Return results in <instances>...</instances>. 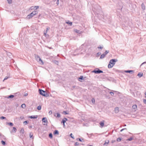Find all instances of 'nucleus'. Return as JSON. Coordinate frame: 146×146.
<instances>
[{
  "label": "nucleus",
  "mask_w": 146,
  "mask_h": 146,
  "mask_svg": "<svg viewBox=\"0 0 146 146\" xmlns=\"http://www.w3.org/2000/svg\"><path fill=\"white\" fill-rule=\"evenodd\" d=\"M143 102L145 104H146V99H143Z\"/></svg>",
  "instance_id": "nucleus-47"
},
{
  "label": "nucleus",
  "mask_w": 146,
  "mask_h": 146,
  "mask_svg": "<svg viewBox=\"0 0 146 146\" xmlns=\"http://www.w3.org/2000/svg\"><path fill=\"white\" fill-rule=\"evenodd\" d=\"M109 52V50H106L105 52H104V54L106 55L107 54H108Z\"/></svg>",
  "instance_id": "nucleus-27"
},
{
  "label": "nucleus",
  "mask_w": 146,
  "mask_h": 146,
  "mask_svg": "<svg viewBox=\"0 0 146 146\" xmlns=\"http://www.w3.org/2000/svg\"><path fill=\"white\" fill-rule=\"evenodd\" d=\"M109 143V141L107 140V141H106L104 144V145L105 146H107V145L108 143Z\"/></svg>",
  "instance_id": "nucleus-22"
},
{
  "label": "nucleus",
  "mask_w": 146,
  "mask_h": 146,
  "mask_svg": "<svg viewBox=\"0 0 146 146\" xmlns=\"http://www.w3.org/2000/svg\"><path fill=\"white\" fill-rule=\"evenodd\" d=\"M77 140H79V141H80L81 142H83V141H82V140L83 141V139H82V140L81 139H80V138H77Z\"/></svg>",
  "instance_id": "nucleus-33"
},
{
  "label": "nucleus",
  "mask_w": 146,
  "mask_h": 146,
  "mask_svg": "<svg viewBox=\"0 0 146 146\" xmlns=\"http://www.w3.org/2000/svg\"><path fill=\"white\" fill-rule=\"evenodd\" d=\"M39 92L40 94L44 96L45 97H47L48 96V94L47 92L42 90L39 89Z\"/></svg>",
  "instance_id": "nucleus-3"
},
{
  "label": "nucleus",
  "mask_w": 146,
  "mask_h": 146,
  "mask_svg": "<svg viewBox=\"0 0 146 146\" xmlns=\"http://www.w3.org/2000/svg\"><path fill=\"white\" fill-rule=\"evenodd\" d=\"M117 61V60L114 59H111L109 62V64L108 65V68H111L114 65L115 62Z\"/></svg>",
  "instance_id": "nucleus-1"
},
{
  "label": "nucleus",
  "mask_w": 146,
  "mask_h": 146,
  "mask_svg": "<svg viewBox=\"0 0 146 146\" xmlns=\"http://www.w3.org/2000/svg\"><path fill=\"white\" fill-rule=\"evenodd\" d=\"M27 95H28V94L27 93L25 94L24 96H27Z\"/></svg>",
  "instance_id": "nucleus-57"
},
{
  "label": "nucleus",
  "mask_w": 146,
  "mask_h": 146,
  "mask_svg": "<svg viewBox=\"0 0 146 146\" xmlns=\"http://www.w3.org/2000/svg\"><path fill=\"white\" fill-rule=\"evenodd\" d=\"M63 113L64 114L66 115L68 114V113H67L66 111H64L63 112Z\"/></svg>",
  "instance_id": "nucleus-42"
},
{
  "label": "nucleus",
  "mask_w": 146,
  "mask_h": 146,
  "mask_svg": "<svg viewBox=\"0 0 146 146\" xmlns=\"http://www.w3.org/2000/svg\"><path fill=\"white\" fill-rule=\"evenodd\" d=\"M110 94L111 96H113L114 95V93L113 92H110Z\"/></svg>",
  "instance_id": "nucleus-32"
},
{
  "label": "nucleus",
  "mask_w": 146,
  "mask_h": 146,
  "mask_svg": "<svg viewBox=\"0 0 146 146\" xmlns=\"http://www.w3.org/2000/svg\"><path fill=\"white\" fill-rule=\"evenodd\" d=\"M42 121L43 122L47 123V121L46 117H43L42 119Z\"/></svg>",
  "instance_id": "nucleus-8"
},
{
  "label": "nucleus",
  "mask_w": 146,
  "mask_h": 146,
  "mask_svg": "<svg viewBox=\"0 0 146 146\" xmlns=\"http://www.w3.org/2000/svg\"><path fill=\"white\" fill-rule=\"evenodd\" d=\"M37 117V115H32L29 117V118L31 119H36Z\"/></svg>",
  "instance_id": "nucleus-9"
},
{
  "label": "nucleus",
  "mask_w": 146,
  "mask_h": 146,
  "mask_svg": "<svg viewBox=\"0 0 146 146\" xmlns=\"http://www.w3.org/2000/svg\"><path fill=\"white\" fill-rule=\"evenodd\" d=\"M121 139L119 137L117 139V141L118 142L120 141H121Z\"/></svg>",
  "instance_id": "nucleus-34"
},
{
  "label": "nucleus",
  "mask_w": 146,
  "mask_h": 146,
  "mask_svg": "<svg viewBox=\"0 0 146 146\" xmlns=\"http://www.w3.org/2000/svg\"><path fill=\"white\" fill-rule=\"evenodd\" d=\"M70 136H71V137L72 138H73V139H74V138L73 137V136H72V133H71V134H70Z\"/></svg>",
  "instance_id": "nucleus-49"
},
{
  "label": "nucleus",
  "mask_w": 146,
  "mask_h": 146,
  "mask_svg": "<svg viewBox=\"0 0 146 146\" xmlns=\"http://www.w3.org/2000/svg\"><path fill=\"white\" fill-rule=\"evenodd\" d=\"M105 56L106 55L104 54H102L101 55L100 59H103L105 57Z\"/></svg>",
  "instance_id": "nucleus-16"
},
{
  "label": "nucleus",
  "mask_w": 146,
  "mask_h": 146,
  "mask_svg": "<svg viewBox=\"0 0 146 146\" xmlns=\"http://www.w3.org/2000/svg\"><path fill=\"white\" fill-rule=\"evenodd\" d=\"M134 72V71L133 70H128V73L132 74Z\"/></svg>",
  "instance_id": "nucleus-19"
},
{
  "label": "nucleus",
  "mask_w": 146,
  "mask_h": 146,
  "mask_svg": "<svg viewBox=\"0 0 146 146\" xmlns=\"http://www.w3.org/2000/svg\"><path fill=\"white\" fill-rule=\"evenodd\" d=\"M125 72L126 73H128V70H126L125 71Z\"/></svg>",
  "instance_id": "nucleus-60"
},
{
  "label": "nucleus",
  "mask_w": 146,
  "mask_h": 146,
  "mask_svg": "<svg viewBox=\"0 0 146 146\" xmlns=\"http://www.w3.org/2000/svg\"><path fill=\"white\" fill-rule=\"evenodd\" d=\"M34 8L36 10L39 8V7L38 6H35Z\"/></svg>",
  "instance_id": "nucleus-43"
},
{
  "label": "nucleus",
  "mask_w": 146,
  "mask_h": 146,
  "mask_svg": "<svg viewBox=\"0 0 146 146\" xmlns=\"http://www.w3.org/2000/svg\"><path fill=\"white\" fill-rule=\"evenodd\" d=\"M64 119V120H65V121H66L67 120V119L66 118H64V119Z\"/></svg>",
  "instance_id": "nucleus-52"
},
{
  "label": "nucleus",
  "mask_w": 146,
  "mask_h": 146,
  "mask_svg": "<svg viewBox=\"0 0 146 146\" xmlns=\"http://www.w3.org/2000/svg\"><path fill=\"white\" fill-rule=\"evenodd\" d=\"M137 106L136 104H134L132 106V109H133V111H135L137 109Z\"/></svg>",
  "instance_id": "nucleus-6"
},
{
  "label": "nucleus",
  "mask_w": 146,
  "mask_h": 146,
  "mask_svg": "<svg viewBox=\"0 0 146 146\" xmlns=\"http://www.w3.org/2000/svg\"><path fill=\"white\" fill-rule=\"evenodd\" d=\"M7 123L9 125H10L11 126H12L13 125V123L11 122L8 123Z\"/></svg>",
  "instance_id": "nucleus-31"
},
{
  "label": "nucleus",
  "mask_w": 146,
  "mask_h": 146,
  "mask_svg": "<svg viewBox=\"0 0 146 146\" xmlns=\"http://www.w3.org/2000/svg\"><path fill=\"white\" fill-rule=\"evenodd\" d=\"M0 138L1 140H5L6 139V138L3 135L0 133Z\"/></svg>",
  "instance_id": "nucleus-7"
},
{
  "label": "nucleus",
  "mask_w": 146,
  "mask_h": 146,
  "mask_svg": "<svg viewBox=\"0 0 146 146\" xmlns=\"http://www.w3.org/2000/svg\"><path fill=\"white\" fill-rule=\"evenodd\" d=\"M100 124L101 127H103L104 126V121H102L100 122Z\"/></svg>",
  "instance_id": "nucleus-13"
},
{
  "label": "nucleus",
  "mask_w": 146,
  "mask_h": 146,
  "mask_svg": "<svg viewBox=\"0 0 146 146\" xmlns=\"http://www.w3.org/2000/svg\"><path fill=\"white\" fill-rule=\"evenodd\" d=\"M134 138V137L132 136L129 137L128 138V141H131Z\"/></svg>",
  "instance_id": "nucleus-11"
},
{
  "label": "nucleus",
  "mask_w": 146,
  "mask_h": 146,
  "mask_svg": "<svg viewBox=\"0 0 146 146\" xmlns=\"http://www.w3.org/2000/svg\"><path fill=\"white\" fill-rule=\"evenodd\" d=\"M2 144L3 145H5L6 144L5 142L4 141L2 140L1 142Z\"/></svg>",
  "instance_id": "nucleus-24"
},
{
  "label": "nucleus",
  "mask_w": 146,
  "mask_h": 146,
  "mask_svg": "<svg viewBox=\"0 0 146 146\" xmlns=\"http://www.w3.org/2000/svg\"><path fill=\"white\" fill-rule=\"evenodd\" d=\"M21 107L23 108H25L26 107V105L25 104H23L21 106Z\"/></svg>",
  "instance_id": "nucleus-23"
},
{
  "label": "nucleus",
  "mask_w": 146,
  "mask_h": 146,
  "mask_svg": "<svg viewBox=\"0 0 146 146\" xmlns=\"http://www.w3.org/2000/svg\"><path fill=\"white\" fill-rule=\"evenodd\" d=\"M54 116L56 117H60V114L59 113H57Z\"/></svg>",
  "instance_id": "nucleus-12"
},
{
  "label": "nucleus",
  "mask_w": 146,
  "mask_h": 146,
  "mask_svg": "<svg viewBox=\"0 0 146 146\" xmlns=\"http://www.w3.org/2000/svg\"><path fill=\"white\" fill-rule=\"evenodd\" d=\"M97 70H94L92 71V72L94 73L95 74H100L103 72L102 71L98 69H97Z\"/></svg>",
  "instance_id": "nucleus-5"
},
{
  "label": "nucleus",
  "mask_w": 146,
  "mask_h": 146,
  "mask_svg": "<svg viewBox=\"0 0 146 146\" xmlns=\"http://www.w3.org/2000/svg\"><path fill=\"white\" fill-rule=\"evenodd\" d=\"M143 73H141L139 72L138 73L137 75V76H139V78H140L143 76Z\"/></svg>",
  "instance_id": "nucleus-17"
},
{
  "label": "nucleus",
  "mask_w": 146,
  "mask_h": 146,
  "mask_svg": "<svg viewBox=\"0 0 146 146\" xmlns=\"http://www.w3.org/2000/svg\"><path fill=\"white\" fill-rule=\"evenodd\" d=\"M35 57L36 60L41 65L44 64V62L41 59L40 56L38 55H35Z\"/></svg>",
  "instance_id": "nucleus-4"
},
{
  "label": "nucleus",
  "mask_w": 146,
  "mask_h": 146,
  "mask_svg": "<svg viewBox=\"0 0 146 146\" xmlns=\"http://www.w3.org/2000/svg\"><path fill=\"white\" fill-rule=\"evenodd\" d=\"M126 129V128L123 129H121L120 130V132H121V131H122L123 130H124V129Z\"/></svg>",
  "instance_id": "nucleus-54"
},
{
  "label": "nucleus",
  "mask_w": 146,
  "mask_h": 146,
  "mask_svg": "<svg viewBox=\"0 0 146 146\" xmlns=\"http://www.w3.org/2000/svg\"><path fill=\"white\" fill-rule=\"evenodd\" d=\"M9 78V77H7V76H6L5 77L3 81H4V80H6L8 78Z\"/></svg>",
  "instance_id": "nucleus-38"
},
{
  "label": "nucleus",
  "mask_w": 146,
  "mask_h": 146,
  "mask_svg": "<svg viewBox=\"0 0 146 146\" xmlns=\"http://www.w3.org/2000/svg\"><path fill=\"white\" fill-rule=\"evenodd\" d=\"M76 32L77 33H78V32L79 31L78 30H76Z\"/></svg>",
  "instance_id": "nucleus-59"
},
{
  "label": "nucleus",
  "mask_w": 146,
  "mask_h": 146,
  "mask_svg": "<svg viewBox=\"0 0 146 146\" xmlns=\"http://www.w3.org/2000/svg\"><path fill=\"white\" fill-rule=\"evenodd\" d=\"M54 62L56 64H57V65H58V61H56V60H55L54 61Z\"/></svg>",
  "instance_id": "nucleus-37"
},
{
  "label": "nucleus",
  "mask_w": 146,
  "mask_h": 146,
  "mask_svg": "<svg viewBox=\"0 0 146 146\" xmlns=\"http://www.w3.org/2000/svg\"><path fill=\"white\" fill-rule=\"evenodd\" d=\"M11 53L10 52H9L8 54V55H9L10 56H11Z\"/></svg>",
  "instance_id": "nucleus-56"
},
{
  "label": "nucleus",
  "mask_w": 146,
  "mask_h": 146,
  "mask_svg": "<svg viewBox=\"0 0 146 146\" xmlns=\"http://www.w3.org/2000/svg\"><path fill=\"white\" fill-rule=\"evenodd\" d=\"M13 131H15V132H16L17 130V129H16V128H15V127H13Z\"/></svg>",
  "instance_id": "nucleus-44"
},
{
  "label": "nucleus",
  "mask_w": 146,
  "mask_h": 146,
  "mask_svg": "<svg viewBox=\"0 0 146 146\" xmlns=\"http://www.w3.org/2000/svg\"><path fill=\"white\" fill-rule=\"evenodd\" d=\"M79 143L78 142H76L74 144V145L75 146H77L79 145Z\"/></svg>",
  "instance_id": "nucleus-41"
},
{
  "label": "nucleus",
  "mask_w": 146,
  "mask_h": 146,
  "mask_svg": "<svg viewBox=\"0 0 146 146\" xmlns=\"http://www.w3.org/2000/svg\"><path fill=\"white\" fill-rule=\"evenodd\" d=\"M28 121H26L24 122V123L25 124V125H26L28 123Z\"/></svg>",
  "instance_id": "nucleus-36"
},
{
  "label": "nucleus",
  "mask_w": 146,
  "mask_h": 146,
  "mask_svg": "<svg viewBox=\"0 0 146 146\" xmlns=\"http://www.w3.org/2000/svg\"><path fill=\"white\" fill-rule=\"evenodd\" d=\"M145 95H146V96H145V97L146 98V92H145Z\"/></svg>",
  "instance_id": "nucleus-63"
},
{
  "label": "nucleus",
  "mask_w": 146,
  "mask_h": 146,
  "mask_svg": "<svg viewBox=\"0 0 146 146\" xmlns=\"http://www.w3.org/2000/svg\"><path fill=\"white\" fill-rule=\"evenodd\" d=\"M146 63V62H143V63L140 66H142V65H143V64H145Z\"/></svg>",
  "instance_id": "nucleus-51"
},
{
  "label": "nucleus",
  "mask_w": 146,
  "mask_h": 146,
  "mask_svg": "<svg viewBox=\"0 0 146 146\" xmlns=\"http://www.w3.org/2000/svg\"><path fill=\"white\" fill-rule=\"evenodd\" d=\"M87 146H92V145H88Z\"/></svg>",
  "instance_id": "nucleus-62"
},
{
  "label": "nucleus",
  "mask_w": 146,
  "mask_h": 146,
  "mask_svg": "<svg viewBox=\"0 0 146 146\" xmlns=\"http://www.w3.org/2000/svg\"><path fill=\"white\" fill-rule=\"evenodd\" d=\"M37 108L38 110H40L41 109V106L40 105H39L37 107Z\"/></svg>",
  "instance_id": "nucleus-29"
},
{
  "label": "nucleus",
  "mask_w": 146,
  "mask_h": 146,
  "mask_svg": "<svg viewBox=\"0 0 146 146\" xmlns=\"http://www.w3.org/2000/svg\"><path fill=\"white\" fill-rule=\"evenodd\" d=\"M54 135H58L59 134V132L57 130H55L54 132Z\"/></svg>",
  "instance_id": "nucleus-14"
},
{
  "label": "nucleus",
  "mask_w": 146,
  "mask_h": 146,
  "mask_svg": "<svg viewBox=\"0 0 146 146\" xmlns=\"http://www.w3.org/2000/svg\"><path fill=\"white\" fill-rule=\"evenodd\" d=\"M59 3V0H57V1H56V4H57L58 5Z\"/></svg>",
  "instance_id": "nucleus-50"
},
{
  "label": "nucleus",
  "mask_w": 146,
  "mask_h": 146,
  "mask_svg": "<svg viewBox=\"0 0 146 146\" xmlns=\"http://www.w3.org/2000/svg\"><path fill=\"white\" fill-rule=\"evenodd\" d=\"M49 137L50 138L52 139V135L51 133H50L49 134Z\"/></svg>",
  "instance_id": "nucleus-26"
},
{
  "label": "nucleus",
  "mask_w": 146,
  "mask_h": 146,
  "mask_svg": "<svg viewBox=\"0 0 146 146\" xmlns=\"http://www.w3.org/2000/svg\"><path fill=\"white\" fill-rule=\"evenodd\" d=\"M38 13V11H34L31 13L30 14L28 15L27 17V19H29L33 17L34 15L37 14Z\"/></svg>",
  "instance_id": "nucleus-2"
},
{
  "label": "nucleus",
  "mask_w": 146,
  "mask_h": 146,
  "mask_svg": "<svg viewBox=\"0 0 146 146\" xmlns=\"http://www.w3.org/2000/svg\"><path fill=\"white\" fill-rule=\"evenodd\" d=\"M14 96L13 95H10L9 96L7 97V98H13L14 97Z\"/></svg>",
  "instance_id": "nucleus-21"
},
{
  "label": "nucleus",
  "mask_w": 146,
  "mask_h": 146,
  "mask_svg": "<svg viewBox=\"0 0 146 146\" xmlns=\"http://www.w3.org/2000/svg\"><path fill=\"white\" fill-rule=\"evenodd\" d=\"M81 145H84V144H83V143H81Z\"/></svg>",
  "instance_id": "nucleus-64"
},
{
  "label": "nucleus",
  "mask_w": 146,
  "mask_h": 146,
  "mask_svg": "<svg viewBox=\"0 0 146 146\" xmlns=\"http://www.w3.org/2000/svg\"><path fill=\"white\" fill-rule=\"evenodd\" d=\"M48 30V28H46V32H47V31Z\"/></svg>",
  "instance_id": "nucleus-58"
},
{
  "label": "nucleus",
  "mask_w": 146,
  "mask_h": 146,
  "mask_svg": "<svg viewBox=\"0 0 146 146\" xmlns=\"http://www.w3.org/2000/svg\"><path fill=\"white\" fill-rule=\"evenodd\" d=\"M66 122V121H65V120H64V119H63L61 122V123H63V125L64 127L65 126V123Z\"/></svg>",
  "instance_id": "nucleus-25"
},
{
  "label": "nucleus",
  "mask_w": 146,
  "mask_h": 146,
  "mask_svg": "<svg viewBox=\"0 0 146 146\" xmlns=\"http://www.w3.org/2000/svg\"><path fill=\"white\" fill-rule=\"evenodd\" d=\"M24 132V129L23 128H22L20 131V133H23Z\"/></svg>",
  "instance_id": "nucleus-20"
},
{
  "label": "nucleus",
  "mask_w": 146,
  "mask_h": 146,
  "mask_svg": "<svg viewBox=\"0 0 146 146\" xmlns=\"http://www.w3.org/2000/svg\"><path fill=\"white\" fill-rule=\"evenodd\" d=\"M46 33H47L46 32V33L45 32V33H44V35L45 36H46Z\"/></svg>",
  "instance_id": "nucleus-55"
},
{
  "label": "nucleus",
  "mask_w": 146,
  "mask_h": 146,
  "mask_svg": "<svg viewBox=\"0 0 146 146\" xmlns=\"http://www.w3.org/2000/svg\"><path fill=\"white\" fill-rule=\"evenodd\" d=\"M0 119H6V117L3 116H2L0 117Z\"/></svg>",
  "instance_id": "nucleus-40"
},
{
  "label": "nucleus",
  "mask_w": 146,
  "mask_h": 146,
  "mask_svg": "<svg viewBox=\"0 0 146 146\" xmlns=\"http://www.w3.org/2000/svg\"><path fill=\"white\" fill-rule=\"evenodd\" d=\"M33 135H31V133H30V138H31L32 137V136H33Z\"/></svg>",
  "instance_id": "nucleus-53"
},
{
  "label": "nucleus",
  "mask_w": 146,
  "mask_h": 146,
  "mask_svg": "<svg viewBox=\"0 0 146 146\" xmlns=\"http://www.w3.org/2000/svg\"><path fill=\"white\" fill-rule=\"evenodd\" d=\"M98 48H100L101 49H102L103 48V46H101L100 45L98 47Z\"/></svg>",
  "instance_id": "nucleus-39"
},
{
  "label": "nucleus",
  "mask_w": 146,
  "mask_h": 146,
  "mask_svg": "<svg viewBox=\"0 0 146 146\" xmlns=\"http://www.w3.org/2000/svg\"><path fill=\"white\" fill-rule=\"evenodd\" d=\"M119 108L118 107H116L115 109V111L116 113H117L119 112Z\"/></svg>",
  "instance_id": "nucleus-15"
},
{
  "label": "nucleus",
  "mask_w": 146,
  "mask_h": 146,
  "mask_svg": "<svg viewBox=\"0 0 146 146\" xmlns=\"http://www.w3.org/2000/svg\"><path fill=\"white\" fill-rule=\"evenodd\" d=\"M66 23L67 24H69L70 26H71L72 25V23L70 22L69 21L66 22Z\"/></svg>",
  "instance_id": "nucleus-18"
},
{
  "label": "nucleus",
  "mask_w": 146,
  "mask_h": 146,
  "mask_svg": "<svg viewBox=\"0 0 146 146\" xmlns=\"http://www.w3.org/2000/svg\"><path fill=\"white\" fill-rule=\"evenodd\" d=\"M129 83L131 84V85H134L135 84V83L134 82H132L131 81H129Z\"/></svg>",
  "instance_id": "nucleus-28"
},
{
  "label": "nucleus",
  "mask_w": 146,
  "mask_h": 146,
  "mask_svg": "<svg viewBox=\"0 0 146 146\" xmlns=\"http://www.w3.org/2000/svg\"><path fill=\"white\" fill-rule=\"evenodd\" d=\"M141 8L143 10H144L145 9V6L144 4L143 3H142L141 4Z\"/></svg>",
  "instance_id": "nucleus-10"
},
{
  "label": "nucleus",
  "mask_w": 146,
  "mask_h": 146,
  "mask_svg": "<svg viewBox=\"0 0 146 146\" xmlns=\"http://www.w3.org/2000/svg\"><path fill=\"white\" fill-rule=\"evenodd\" d=\"M33 127V126L32 125H31L29 126V129L32 128Z\"/></svg>",
  "instance_id": "nucleus-48"
},
{
  "label": "nucleus",
  "mask_w": 146,
  "mask_h": 146,
  "mask_svg": "<svg viewBox=\"0 0 146 146\" xmlns=\"http://www.w3.org/2000/svg\"><path fill=\"white\" fill-rule=\"evenodd\" d=\"M48 48H49V49H51L52 48L51 47H48Z\"/></svg>",
  "instance_id": "nucleus-61"
},
{
  "label": "nucleus",
  "mask_w": 146,
  "mask_h": 146,
  "mask_svg": "<svg viewBox=\"0 0 146 146\" xmlns=\"http://www.w3.org/2000/svg\"><path fill=\"white\" fill-rule=\"evenodd\" d=\"M92 103H94L95 102V99L94 98H93L92 100Z\"/></svg>",
  "instance_id": "nucleus-45"
},
{
  "label": "nucleus",
  "mask_w": 146,
  "mask_h": 146,
  "mask_svg": "<svg viewBox=\"0 0 146 146\" xmlns=\"http://www.w3.org/2000/svg\"><path fill=\"white\" fill-rule=\"evenodd\" d=\"M101 54V53L100 52H98L97 53V56H99V55H100Z\"/></svg>",
  "instance_id": "nucleus-46"
},
{
  "label": "nucleus",
  "mask_w": 146,
  "mask_h": 146,
  "mask_svg": "<svg viewBox=\"0 0 146 146\" xmlns=\"http://www.w3.org/2000/svg\"><path fill=\"white\" fill-rule=\"evenodd\" d=\"M9 4H11L12 2V0H7Z\"/></svg>",
  "instance_id": "nucleus-30"
},
{
  "label": "nucleus",
  "mask_w": 146,
  "mask_h": 146,
  "mask_svg": "<svg viewBox=\"0 0 146 146\" xmlns=\"http://www.w3.org/2000/svg\"><path fill=\"white\" fill-rule=\"evenodd\" d=\"M79 79L80 80H83V77L82 76H80V77H79Z\"/></svg>",
  "instance_id": "nucleus-35"
}]
</instances>
